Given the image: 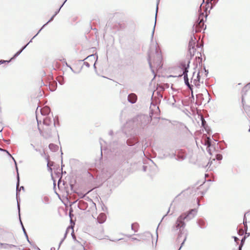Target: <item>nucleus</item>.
Instances as JSON below:
<instances>
[{"label":"nucleus","mask_w":250,"mask_h":250,"mask_svg":"<svg viewBox=\"0 0 250 250\" xmlns=\"http://www.w3.org/2000/svg\"><path fill=\"white\" fill-rule=\"evenodd\" d=\"M106 219V216L105 213H100L97 217V221L100 224L104 223Z\"/></svg>","instance_id":"8"},{"label":"nucleus","mask_w":250,"mask_h":250,"mask_svg":"<svg viewBox=\"0 0 250 250\" xmlns=\"http://www.w3.org/2000/svg\"><path fill=\"white\" fill-rule=\"evenodd\" d=\"M72 237H73V239H74L75 241H76L75 236L74 235H72Z\"/></svg>","instance_id":"37"},{"label":"nucleus","mask_w":250,"mask_h":250,"mask_svg":"<svg viewBox=\"0 0 250 250\" xmlns=\"http://www.w3.org/2000/svg\"><path fill=\"white\" fill-rule=\"evenodd\" d=\"M189 61H188L186 62H182L180 64V68L182 69L183 72L182 74H179L178 75L179 77H181L182 76H184V80L185 82V84L190 89L192 90V85L190 84L188 81V69L189 68Z\"/></svg>","instance_id":"3"},{"label":"nucleus","mask_w":250,"mask_h":250,"mask_svg":"<svg viewBox=\"0 0 250 250\" xmlns=\"http://www.w3.org/2000/svg\"><path fill=\"white\" fill-rule=\"evenodd\" d=\"M17 203H18V208L19 209V211L20 212V205H19V202H18V200H17Z\"/></svg>","instance_id":"31"},{"label":"nucleus","mask_w":250,"mask_h":250,"mask_svg":"<svg viewBox=\"0 0 250 250\" xmlns=\"http://www.w3.org/2000/svg\"><path fill=\"white\" fill-rule=\"evenodd\" d=\"M19 186V174L18 173V182L17 183V197L18 196V187Z\"/></svg>","instance_id":"16"},{"label":"nucleus","mask_w":250,"mask_h":250,"mask_svg":"<svg viewBox=\"0 0 250 250\" xmlns=\"http://www.w3.org/2000/svg\"><path fill=\"white\" fill-rule=\"evenodd\" d=\"M38 108H37V109L36 112L38 111Z\"/></svg>","instance_id":"46"},{"label":"nucleus","mask_w":250,"mask_h":250,"mask_svg":"<svg viewBox=\"0 0 250 250\" xmlns=\"http://www.w3.org/2000/svg\"><path fill=\"white\" fill-rule=\"evenodd\" d=\"M204 70L205 71V76H207V75L208 74V70H207L206 69L205 67H204Z\"/></svg>","instance_id":"27"},{"label":"nucleus","mask_w":250,"mask_h":250,"mask_svg":"<svg viewBox=\"0 0 250 250\" xmlns=\"http://www.w3.org/2000/svg\"><path fill=\"white\" fill-rule=\"evenodd\" d=\"M148 62L152 72L154 74V68L159 69L162 66V55L157 43L151 44L148 52Z\"/></svg>","instance_id":"2"},{"label":"nucleus","mask_w":250,"mask_h":250,"mask_svg":"<svg viewBox=\"0 0 250 250\" xmlns=\"http://www.w3.org/2000/svg\"><path fill=\"white\" fill-rule=\"evenodd\" d=\"M55 17V16L54 15H53V16L51 17V18H50V19L45 23L44 24L42 27V28L38 31V32L37 33V34L34 36V38H35L39 33V32L42 30V29L47 24H48L49 22L51 21Z\"/></svg>","instance_id":"12"},{"label":"nucleus","mask_w":250,"mask_h":250,"mask_svg":"<svg viewBox=\"0 0 250 250\" xmlns=\"http://www.w3.org/2000/svg\"><path fill=\"white\" fill-rule=\"evenodd\" d=\"M195 40H196V39L195 38V37L193 36H191V41H190L189 42V45H188V47H189V50L190 51V52H191V50H192L193 52H194V45L195 44Z\"/></svg>","instance_id":"6"},{"label":"nucleus","mask_w":250,"mask_h":250,"mask_svg":"<svg viewBox=\"0 0 250 250\" xmlns=\"http://www.w3.org/2000/svg\"><path fill=\"white\" fill-rule=\"evenodd\" d=\"M198 24L200 27H201L202 26H203L204 25V23L203 22V21L201 20H200V21H199Z\"/></svg>","instance_id":"23"},{"label":"nucleus","mask_w":250,"mask_h":250,"mask_svg":"<svg viewBox=\"0 0 250 250\" xmlns=\"http://www.w3.org/2000/svg\"><path fill=\"white\" fill-rule=\"evenodd\" d=\"M34 38L33 37V38H32V39L30 41V42H28L26 45H25V46H24L23 47H22V48L21 50H22V51H23V50L26 48V47L28 45V44L30 42H32V39H34Z\"/></svg>","instance_id":"20"},{"label":"nucleus","mask_w":250,"mask_h":250,"mask_svg":"<svg viewBox=\"0 0 250 250\" xmlns=\"http://www.w3.org/2000/svg\"><path fill=\"white\" fill-rule=\"evenodd\" d=\"M67 0H65L64 2L63 3V4L61 5V6L60 7V8L57 11H56V12L55 13V14H54V16L55 17L56 16V15L59 12L61 8L62 7V6L63 5L64 3L66 2Z\"/></svg>","instance_id":"17"},{"label":"nucleus","mask_w":250,"mask_h":250,"mask_svg":"<svg viewBox=\"0 0 250 250\" xmlns=\"http://www.w3.org/2000/svg\"><path fill=\"white\" fill-rule=\"evenodd\" d=\"M24 189V187L23 186H21V188H20V189Z\"/></svg>","instance_id":"40"},{"label":"nucleus","mask_w":250,"mask_h":250,"mask_svg":"<svg viewBox=\"0 0 250 250\" xmlns=\"http://www.w3.org/2000/svg\"><path fill=\"white\" fill-rule=\"evenodd\" d=\"M158 2L157 3V5H158ZM157 11H158V5L157 6V8H156V15H155V24H154V27H153V30H152V34H151V38H152V39H153V35H154V31H155V25H156V17H157Z\"/></svg>","instance_id":"11"},{"label":"nucleus","mask_w":250,"mask_h":250,"mask_svg":"<svg viewBox=\"0 0 250 250\" xmlns=\"http://www.w3.org/2000/svg\"><path fill=\"white\" fill-rule=\"evenodd\" d=\"M204 122H205V120H202V125H204Z\"/></svg>","instance_id":"34"},{"label":"nucleus","mask_w":250,"mask_h":250,"mask_svg":"<svg viewBox=\"0 0 250 250\" xmlns=\"http://www.w3.org/2000/svg\"><path fill=\"white\" fill-rule=\"evenodd\" d=\"M36 118H37V117ZM37 120H38V118H37ZM37 122L39 124V121L38 120H37Z\"/></svg>","instance_id":"45"},{"label":"nucleus","mask_w":250,"mask_h":250,"mask_svg":"<svg viewBox=\"0 0 250 250\" xmlns=\"http://www.w3.org/2000/svg\"><path fill=\"white\" fill-rule=\"evenodd\" d=\"M245 239H243V238L241 240V245L240 246H239V250H241V247L242 246V243H243V242L245 241Z\"/></svg>","instance_id":"26"},{"label":"nucleus","mask_w":250,"mask_h":250,"mask_svg":"<svg viewBox=\"0 0 250 250\" xmlns=\"http://www.w3.org/2000/svg\"><path fill=\"white\" fill-rule=\"evenodd\" d=\"M84 65H85L87 67H89L90 66L89 63H88L87 62H84Z\"/></svg>","instance_id":"28"},{"label":"nucleus","mask_w":250,"mask_h":250,"mask_svg":"<svg viewBox=\"0 0 250 250\" xmlns=\"http://www.w3.org/2000/svg\"><path fill=\"white\" fill-rule=\"evenodd\" d=\"M3 245L4 246V247L5 248H10L11 249L13 247H16V246H15L14 245H9V244H3Z\"/></svg>","instance_id":"14"},{"label":"nucleus","mask_w":250,"mask_h":250,"mask_svg":"<svg viewBox=\"0 0 250 250\" xmlns=\"http://www.w3.org/2000/svg\"><path fill=\"white\" fill-rule=\"evenodd\" d=\"M222 155L221 154H217L216 155V158L217 160H221L222 159Z\"/></svg>","instance_id":"15"},{"label":"nucleus","mask_w":250,"mask_h":250,"mask_svg":"<svg viewBox=\"0 0 250 250\" xmlns=\"http://www.w3.org/2000/svg\"><path fill=\"white\" fill-rule=\"evenodd\" d=\"M34 149H35V151H36L37 152H41L40 150H39V149H38L37 148H35Z\"/></svg>","instance_id":"32"},{"label":"nucleus","mask_w":250,"mask_h":250,"mask_svg":"<svg viewBox=\"0 0 250 250\" xmlns=\"http://www.w3.org/2000/svg\"><path fill=\"white\" fill-rule=\"evenodd\" d=\"M50 250H55V248H54V247H52L51 249H50Z\"/></svg>","instance_id":"39"},{"label":"nucleus","mask_w":250,"mask_h":250,"mask_svg":"<svg viewBox=\"0 0 250 250\" xmlns=\"http://www.w3.org/2000/svg\"><path fill=\"white\" fill-rule=\"evenodd\" d=\"M43 130L47 134L51 133V130L55 127V119L52 117H46L43 119Z\"/></svg>","instance_id":"4"},{"label":"nucleus","mask_w":250,"mask_h":250,"mask_svg":"<svg viewBox=\"0 0 250 250\" xmlns=\"http://www.w3.org/2000/svg\"><path fill=\"white\" fill-rule=\"evenodd\" d=\"M137 99V97L134 93L129 94L127 97L128 101L131 104L135 103L136 102Z\"/></svg>","instance_id":"7"},{"label":"nucleus","mask_w":250,"mask_h":250,"mask_svg":"<svg viewBox=\"0 0 250 250\" xmlns=\"http://www.w3.org/2000/svg\"><path fill=\"white\" fill-rule=\"evenodd\" d=\"M197 212L196 209H192L187 214H182L177 218L174 229H175L176 230H179V233L177 239V241L180 242L182 241L179 250H180L183 246L185 242L186 241L188 235V231L185 229L186 224L184 220H186L187 221H189L195 217Z\"/></svg>","instance_id":"1"},{"label":"nucleus","mask_w":250,"mask_h":250,"mask_svg":"<svg viewBox=\"0 0 250 250\" xmlns=\"http://www.w3.org/2000/svg\"><path fill=\"white\" fill-rule=\"evenodd\" d=\"M250 235V233L249 232H246L245 234V236L243 238V239H245L246 238L249 237Z\"/></svg>","instance_id":"22"},{"label":"nucleus","mask_w":250,"mask_h":250,"mask_svg":"<svg viewBox=\"0 0 250 250\" xmlns=\"http://www.w3.org/2000/svg\"><path fill=\"white\" fill-rule=\"evenodd\" d=\"M6 143H9L10 140L5 141Z\"/></svg>","instance_id":"41"},{"label":"nucleus","mask_w":250,"mask_h":250,"mask_svg":"<svg viewBox=\"0 0 250 250\" xmlns=\"http://www.w3.org/2000/svg\"><path fill=\"white\" fill-rule=\"evenodd\" d=\"M0 151L6 152L9 156H11V155L9 153V152L7 150H5V149H2L1 148H0Z\"/></svg>","instance_id":"19"},{"label":"nucleus","mask_w":250,"mask_h":250,"mask_svg":"<svg viewBox=\"0 0 250 250\" xmlns=\"http://www.w3.org/2000/svg\"><path fill=\"white\" fill-rule=\"evenodd\" d=\"M234 239H235V241H236V240H237V237H235Z\"/></svg>","instance_id":"42"},{"label":"nucleus","mask_w":250,"mask_h":250,"mask_svg":"<svg viewBox=\"0 0 250 250\" xmlns=\"http://www.w3.org/2000/svg\"><path fill=\"white\" fill-rule=\"evenodd\" d=\"M208 140H209V138H208ZM206 145H207L208 146H210V142H209V140H208V141L207 142Z\"/></svg>","instance_id":"29"},{"label":"nucleus","mask_w":250,"mask_h":250,"mask_svg":"<svg viewBox=\"0 0 250 250\" xmlns=\"http://www.w3.org/2000/svg\"><path fill=\"white\" fill-rule=\"evenodd\" d=\"M10 157L12 158L13 160L14 161V163H15V166H16V169H17V171H18V167H17V163H16V161H15V159L12 156H10Z\"/></svg>","instance_id":"25"},{"label":"nucleus","mask_w":250,"mask_h":250,"mask_svg":"<svg viewBox=\"0 0 250 250\" xmlns=\"http://www.w3.org/2000/svg\"><path fill=\"white\" fill-rule=\"evenodd\" d=\"M21 225H22V230H23V232H24V233L25 235H26V236L27 237L28 236H27V234H26V233L25 229H24V227H23V225H22V222H21Z\"/></svg>","instance_id":"21"},{"label":"nucleus","mask_w":250,"mask_h":250,"mask_svg":"<svg viewBox=\"0 0 250 250\" xmlns=\"http://www.w3.org/2000/svg\"><path fill=\"white\" fill-rule=\"evenodd\" d=\"M22 52V50H20V51H18L14 56V57H16L18 56Z\"/></svg>","instance_id":"18"},{"label":"nucleus","mask_w":250,"mask_h":250,"mask_svg":"<svg viewBox=\"0 0 250 250\" xmlns=\"http://www.w3.org/2000/svg\"><path fill=\"white\" fill-rule=\"evenodd\" d=\"M49 148L51 150L53 151H56L58 149L59 147L58 146L56 145H54L53 144H50L49 145Z\"/></svg>","instance_id":"10"},{"label":"nucleus","mask_w":250,"mask_h":250,"mask_svg":"<svg viewBox=\"0 0 250 250\" xmlns=\"http://www.w3.org/2000/svg\"><path fill=\"white\" fill-rule=\"evenodd\" d=\"M30 145L32 146V147H33L34 149L35 148V146L33 144H31Z\"/></svg>","instance_id":"38"},{"label":"nucleus","mask_w":250,"mask_h":250,"mask_svg":"<svg viewBox=\"0 0 250 250\" xmlns=\"http://www.w3.org/2000/svg\"><path fill=\"white\" fill-rule=\"evenodd\" d=\"M95 58L94 55H89L86 58Z\"/></svg>","instance_id":"30"},{"label":"nucleus","mask_w":250,"mask_h":250,"mask_svg":"<svg viewBox=\"0 0 250 250\" xmlns=\"http://www.w3.org/2000/svg\"><path fill=\"white\" fill-rule=\"evenodd\" d=\"M69 67L72 72H73L74 73H75V72L74 71V70L72 69V68L71 66H69Z\"/></svg>","instance_id":"33"},{"label":"nucleus","mask_w":250,"mask_h":250,"mask_svg":"<svg viewBox=\"0 0 250 250\" xmlns=\"http://www.w3.org/2000/svg\"><path fill=\"white\" fill-rule=\"evenodd\" d=\"M39 129L40 130V132H41V133H42V131L41 130V129L39 128Z\"/></svg>","instance_id":"43"},{"label":"nucleus","mask_w":250,"mask_h":250,"mask_svg":"<svg viewBox=\"0 0 250 250\" xmlns=\"http://www.w3.org/2000/svg\"><path fill=\"white\" fill-rule=\"evenodd\" d=\"M112 131H110V134H111H111H112Z\"/></svg>","instance_id":"44"},{"label":"nucleus","mask_w":250,"mask_h":250,"mask_svg":"<svg viewBox=\"0 0 250 250\" xmlns=\"http://www.w3.org/2000/svg\"><path fill=\"white\" fill-rule=\"evenodd\" d=\"M200 73L201 72L199 71L196 74H195L196 72H194L193 73L192 77L190 79L191 83H193L196 87H198L200 85Z\"/></svg>","instance_id":"5"},{"label":"nucleus","mask_w":250,"mask_h":250,"mask_svg":"<svg viewBox=\"0 0 250 250\" xmlns=\"http://www.w3.org/2000/svg\"><path fill=\"white\" fill-rule=\"evenodd\" d=\"M146 234H147V236H148V237H150V236H151V234H150V233H147Z\"/></svg>","instance_id":"36"},{"label":"nucleus","mask_w":250,"mask_h":250,"mask_svg":"<svg viewBox=\"0 0 250 250\" xmlns=\"http://www.w3.org/2000/svg\"><path fill=\"white\" fill-rule=\"evenodd\" d=\"M40 112L42 115H46L49 114L50 112V109L48 106H45L44 107L40 109Z\"/></svg>","instance_id":"9"},{"label":"nucleus","mask_w":250,"mask_h":250,"mask_svg":"<svg viewBox=\"0 0 250 250\" xmlns=\"http://www.w3.org/2000/svg\"><path fill=\"white\" fill-rule=\"evenodd\" d=\"M62 244V243H61V242H60V244H59V247H58V250H59V249H60V248L61 245V244Z\"/></svg>","instance_id":"35"},{"label":"nucleus","mask_w":250,"mask_h":250,"mask_svg":"<svg viewBox=\"0 0 250 250\" xmlns=\"http://www.w3.org/2000/svg\"><path fill=\"white\" fill-rule=\"evenodd\" d=\"M67 230L66 231L65 233V234H64V237L63 238V239L61 241V243H62L63 242V241H64V240L65 239L66 236V235H67Z\"/></svg>","instance_id":"24"},{"label":"nucleus","mask_w":250,"mask_h":250,"mask_svg":"<svg viewBox=\"0 0 250 250\" xmlns=\"http://www.w3.org/2000/svg\"><path fill=\"white\" fill-rule=\"evenodd\" d=\"M250 211H248L247 212H246L245 214V216H244V221H243V224H244V225L245 226V230H247L248 229V226H247V221H246V219H245V217L249 213Z\"/></svg>","instance_id":"13"}]
</instances>
